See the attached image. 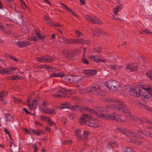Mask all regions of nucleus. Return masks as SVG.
Listing matches in <instances>:
<instances>
[{
  "label": "nucleus",
  "mask_w": 152,
  "mask_h": 152,
  "mask_svg": "<svg viewBox=\"0 0 152 152\" xmlns=\"http://www.w3.org/2000/svg\"><path fill=\"white\" fill-rule=\"evenodd\" d=\"M96 113L95 114L100 117H103L104 118L108 120H115L116 121L120 122L121 123H124L126 122L125 120H123L121 118V117L120 115H117L115 113H113V115L111 114H104V113H101L99 115H98L97 112L96 111Z\"/></svg>",
  "instance_id": "f257e3e1"
},
{
  "label": "nucleus",
  "mask_w": 152,
  "mask_h": 152,
  "mask_svg": "<svg viewBox=\"0 0 152 152\" xmlns=\"http://www.w3.org/2000/svg\"><path fill=\"white\" fill-rule=\"evenodd\" d=\"M69 109L74 110H78L81 112H83V110H85L86 112L88 113H96V111L86 106L77 105L71 106L70 105Z\"/></svg>",
  "instance_id": "f03ea898"
},
{
  "label": "nucleus",
  "mask_w": 152,
  "mask_h": 152,
  "mask_svg": "<svg viewBox=\"0 0 152 152\" xmlns=\"http://www.w3.org/2000/svg\"><path fill=\"white\" fill-rule=\"evenodd\" d=\"M105 85L109 88L114 91H118L120 87V84L115 80H108L105 83Z\"/></svg>",
  "instance_id": "7ed1b4c3"
},
{
  "label": "nucleus",
  "mask_w": 152,
  "mask_h": 152,
  "mask_svg": "<svg viewBox=\"0 0 152 152\" xmlns=\"http://www.w3.org/2000/svg\"><path fill=\"white\" fill-rule=\"evenodd\" d=\"M128 89V92L129 94L137 97H139L140 95L141 96L142 95L141 93L143 92L142 90H143L142 89V87L140 89L134 87H129Z\"/></svg>",
  "instance_id": "20e7f679"
},
{
  "label": "nucleus",
  "mask_w": 152,
  "mask_h": 152,
  "mask_svg": "<svg viewBox=\"0 0 152 152\" xmlns=\"http://www.w3.org/2000/svg\"><path fill=\"white\" fill-rule=\"evenodd\" d=\"M83 92L85 93L91 92L93 94L95 95H100V87L97 85L86 88L83 89Z\"/></svg>",
  "instance_id": "39448f33"
},
{
  "label": "nucleus",
  "mask_w": 152,
  "mask_h": 152,
  "mask_svg": "<svg viewBox=\"0 0 152 152\" xmlns=\"http://www.w3.org/2000/svg\"><path fill=\"white\" fill-rule=\"evenodd\" d=\"M142 89L146 91L141 95L143 99L149 98L152 97V87L150 85H145L142 86Z\"/></svg>",
  "instance_id": "423d86ee"
},
{
  "label": "nucleus",
  "mask_w": 152,
  "mask_h": 152,
  "mask_svg": "<svg viewBox=\"0 0 152 152\" xmlns=\"http://www.w3.org/2000/svg\"><path fill=\"white\" fill-rule=\"evenodd\" d=\"M62 54L64 57L71 60H74L75 55L73 53L67 49H64L62 51Z\"/></svg>",
  "instance_id": "0eeeda50"
},
{
  "label": "nucleus",
  "mask_w": 152,
  "mask_h": 152,
  "mask_svg": "<svg viewBox=\"0 0 152 152\" xmlns=\"http://www.w3.org/2000/svg\"><path fill=\"white\" fill-rule=\"evenodd\" d=\"M91 32L93 35L96 36H98L100 34L105 36L108 35L107 33L102 28L97 29L95 30L92 29Z\"/></svg>",
  "instance_id": "6e6552de"
},
{
  "label": "nucleus",
  "mask_w": 152,
  "mask_h": 152,
  "mask_svg": "<svg viewBox=\"0 0 152 152\" xmlns=\"http://www.w3.org/2000/svg\"><path fill=\"white\" fill-rule=\"evenodd\" d=\"M12 20L18 24H21L22 23V15H15L12 19Z\"/></svg>",
  "instance_id": "1a4fd4ad"
},
{
  "label": "nucleus",
  "mask_w": 152,
  "mask_h": 152,
  "mask_svg": "<svg viewBox=\"0 0 152 152\" xmlns=\"http://www.w3.org/2000/svg\"><path fill=\"white\" fill-rule=\"evenodd\" d=\"M89 58L91 60L97 63H99L100 61L104 62L106 61V59H101L99 58V56H91Z\"/></svg>",
  "instance_id": "9d476101"
},
{
  "label": "nucleus",
  "mask_w": 152,
  "mask_h": 152,
  "mask_svg": "<svg viewBox=\"0 0 152 152\" xmlns=\"http://www.w3.org/2000/svg\"><path fill=\"white\" fill-rule=\"evenodd\" d=\"M91 23L97 24L101 25L103 23L99 19L94 16H92L89 20Z\"/></svg>",
  "instance_id": "9b49d317"
},
{
  "label": "nucleus",
  "mask_w": 152,
  "mask_h": 152,
  "mask_svg": "<svg viewBox=\"0 0 152 152\" xmlns=\"http://www.w3.org/2000/svg\"><path fill=\"white\" fill-rule=\"evenodd\" d=\"M40 110H42L44 113L49 115L55 114L56 113L57 110L53 109L46 108L44 109L41 108Z\"/></svg>",
  "instance_id": "f8f14e48"
},
{
  "label": "nucleus",
  "mask_w": 152,
  "mask_h": 152,
  "mask_svg": "<svg viewBox=\"0 0 152 152\" xmlns=\"http://www.w3.org/2000/svg\"><path fill=\"white\" fill-rule=\"evenodd\" d=\"M125 131L124 132V134L127 136L132 137H136L138 136L137 134L127 129H126Z\"/></svg>",
  "instance_id": "ddd939ff"
},
{
  "label": "nucleus",
  "mask_w": 152,
  "mask_h": 152,
  "mask_svg": "<svg viewBox=\"0 0 152 152\" xmlns=\"http://www.w3.org/2000/svg\"><path fill=\"white\" fill-rule=\"evenodd\" d=\"M120 104L118 105H116L113 107L114 110H120L121 111H124L125 110V107H124L123 104L120 102Z\"/></svg>",
  "instance_id": "4468645a"
},
{
  "label": "nucleus",
  "mask_w": 152,
  "mask_h": 152,
  "mask_svg": "<svg viewBox=\"0 0 152 152\" xmlns=\"http://www.w3.org/2000/svg\"><path fill=\"white\" fill-rule=\"evenodd\" d=\"M137 132L138 133L142 134L144 135L147 136L148 137L151 138L152 139V133L142 129H139L137 131Z\"/></svg>",
  "instance_id": "2eb2a0df"
},
{
  "label": "nucleus",
  "mask_w": 152,
  "mask_h": 152,
  "mask_svg": "<svg viewBox=\"0 0 152 152\" xmlns=\"http://www.w3.org/2000/svg\"><path fill=\"white\" fill-rule=\"evenodd\" d=\"M61 78L62 80H64L65 81L67 82H70L73 79V77L72 76L70 75H64V74L61 76Z\"/></svg>",
  "instance_id": "dca6fc26"
},
{
  "label": "nucleus",
  "mask_w": 152,
  "mask_h": 152,
  "mask_svg": "<svg viewBox=\"0 0 152 152\" xmlns=\"http://www.w3.org/2000/svg\"><path fill=\"white\" fill-rule=\"evenodd\" d=\"M84 72L86 74L91 76L96 74L97 72L94 69H87L85 70Z\"/></svg>",
  "instance_id": "f3484780"
},
{
  "label": "nucleus",
  "mask_w": 152,
  "mask_h": 152,
  "mask_svg": "<svg viewBox=\"0 0 152 152\" xmlns=\"http://www.w3.org/2000/svg\"><path fill=\"white\" fill-rule=\"evenodd\" d=\"M115 146L116 147L118 146V145L117 143L115 142H111L108 143L106 146V147L107 148L109 149L110 148H113Z\"/></svg>",
  "instance_id": "a211bd4d"
},
{
  "label": "nucleus",
  "mask_w": 152,
  "mask_h": 152,
  "mask_svg": "<svg viewBox=\"0 0 152 152\" xmlns=\"http://www.w3.org/2000/svg\"><path fill=\"white\" fill-rule=\"evenodd\" d=\"M58 91L61 94L65 93L66 94H72L73 93V91L71 90H66L64 88H61L58 90Z\"/></svg>",
  "instance_id": "6ab92c4d"
},
{
  "label": "nucleus",
  "mask_w": 152,
  "mask_h": 152,
  "mask_svg": "<svg viewBox=\"0 0 152 152\" xmlns=\"http://www.w3.org/2000/svg\"><path fill=\"white\" fill-rule=\"evenodd\" d=\"M30 44V43L26 41H25L22 42H18L17 43V45L20 48H23L25 47L26 45H28Z\"/></svg>",
  "instance_id": "aec40b11"
},
{
  "label": "nucleus",
  "mask_w": 152,
  "mask_h": 152,
  "mask_svg": "<svg viewBox=\"0 0 152 152\" xmlns=\"http://www.w3.org/2000/svg\"><path fill=\"white\" fill-rule=\"evenodd\" d=\"M44 19L46 21V23L48 25L53 26V24L50 19V18L47 15H45L44 17Z\"/></svg>",
  "instance_id": "412c9836"
},
{
  "label": "nucleus",
  "mask_w": 152,
  "mask_h": 152,
  "mask_svg": "<svg viewBox=\"0 0 152 152\" xmlns=\"http://www.w3.org/2000/svg\"><path fill=\"white\" fill-rule=\"evenodd\" d=\"M127 69L131 72L137 70V66L134 67L132 65L128 64L126 66Z\"/></svg>",
  "instance_id": "4be33fe9"
},
{
  "label": "nucleus",
  "mask_w": 152,
  "mask_h": 152,
  "mask_svg": "<svg viewBox=\"0 0 152 152\" xmlns=\"http://www.w3.org/2000/svg\"><path fill=\"white\" fill-rule=\"evenodd\" d=\"M44 61L45 62H51L53 60V57L50 56H44Z\"/></svg>",
  "instance_id": "5701e85b"
},
{
  "label": "nucleus",
  "mask_w": 152,
  "mask_h": 152,
  "mask_svg": "<svg viewBox=\"0 0 152 152\" xmlns=\"http://www.w3.org/2000/svg\"><path fill=\"white\" fill-rule=\"evenodd\" d=\"M70 106V104L69 102H66L61 104L60 107L61 109H63L64 108H67L69 109Z\"/></svg>",
  "instance_id": "b1692460"
},
{
  "label": "nucleus",
  "mask_w": 152,
  "mask_h": 152,
  "mask_svg": "<svg viewBox=\"0 0 152 152\" xmlns=\"http://www.w3.org/2000/svg\"><path fill=\"white\" fill-rule=\"evenodd\" d=\"M139 104L140 106L142 107L144 109L148 111L152 112V109L151 108L142 103H140Z\"/></svg>",
  "instance_id": "393cba45"
},
{
  "label": "nucleus",
  "mask_w": 152,
  "mask_h": 152,
  "mask_svg": "<svg viewBox=\"0 0 152 152\" xmlns=\"http://www.w3.org/2000/svg\"><path fill=\"white\" fill-rule=\"evenodd\" d=\"M63 75V73H54L50 75V77H61V76Z\"/></svg>",
  "instance_id": "a878e982"
},
{
  "label": "nucleus",
  "mask_w": 152,
  "mask_h": 152,
  "mask_svg": "<svg viewBox=\"0 0 152 152\" xmlns=\"http://www.w3.org/2000/svg\"><path fill=\"white\" fill-rule=\"evenodd\" d=\"M81 79V77L80 76H76L73 77V81L75 83L79 82Z\"/></svg>",
  "instance_id": "bb28decb"
},
{
  "label": "nucleus",
  "mask_w": 152,
  "mask_h": 152,
  "mask_svg": "<svg viewBox=\"0 0 152 152\" xmlns=\"http://www.w3.org/2000/svg\"><path fill=\"white\" fill-rule=\"evenodd\" d=\"M6 121H10L12 119V117L10 114H4Z\"/></svg>",
  "instance_id": "cd10ccee"
},
{
  "label": "nucleus",
  "mask_w": 152,
  "mask_h": 152,
  "mask_svg": "<svg viewBox=\"0 0 152 152\" xmlns=\"http://www.w3.org/2000/svg\"><path fill=\"white\" fill-rule=\"evenodd\" d=\"M122 8V5H121L119 6H117L115 9L114 12L115 14L116 15L118 14V12L120 11Z\"/></svg>",
  "instance_id": "c85d7f7f"
},
{
  "label": "nucleus",
  "mask_w": 152,
  "mask_h": 152,
  "mask_svg": "<svg viewBox=\"0 0 152 152\" xmlns=\"http://www.w3.org/2000/svg\"><path fill=\"white\" fill-rule=\"evenodd\" d=\"M140 34H145L147 33L152 34V32H150V31L148 30L147 28H145L144 30L140 31Z\"/></svg>",
  "instance_id": "c756f323"
},
{
  "label": "nucleus",
  "mask_w": 152,
  "mask_h": 152,
  "mask_svg": "<svg viewBox=\"0 0 152 152\" xmlns=\"http://www.w3.org/2000/svg\"><path fill=\"white\" fill-rule=\"evenodd\" d=\"M36 34L38 38L42 40L44 39L45 37V35H42L39 32L37 31H35Z\"/></svg>",
  "instance_id": "7c9ffc66"
},
{
  "label": "nucleus",
  "mask_w": 152,
  "mask_h": 152,
  "mask_svg": "<svg viewBox=\"0 0 152 152\" xmlns=\"http://www.w3.org/2000/svg\"><path fill=\"white\" fill-rule=\"evenodd\" d=\"M13 100L14 102L16 104L20 103L22 102V100L20 99H18L15 97L13 96Z\"/></svg>",
  "instance_id": "2f4dec72"
},
{
  "label": "nucleus",
  "mask_w": 152,
  "mask_h": 152,
  "mask_svg": "<svg viewBox=\"0 0 152 152\" xmlns=\"http://www.w3.org/2000/svg\"><path fill=\"white\" fill-rule=\"evenodd\" d=\"M80 131H76L75 132V134L79 138V140H84V139L82 138V135H81L80 133Z\"/></svg>",
  "instance_id": "473e14b6"
},
{
  "label": "nucleus",
  "mask_w": 152,
  "mask_h": 152,
  "mask_svg": "<svg viewBox=\"0 0 152 152\" xmlns=\"http://www.w3.org/2000/svg\"><path fill=\"white\" fill-rule=\"evenodd\" d=\"M86 120L85 118L84 117H83V115L79 119V122L80 124L82 125L83 124H86Z\"/></svg>",
  "instance_id": "72a5a7b5"
},
{
  "label": "nucleus",
  "mask_w": 152,
  "mask_h": 152,
  "mask_svg": "<svg viewBox=\"0 0 152 152\" xmlns=\"http://www.w3.org/2000/svg\"><path fill=\"white\" fill-rule=\"evenodd\" d=\"M116 129L117 131L121 132L124 134L125 131V130L126 129L125 128H124L123 127L121 126L118 127L116 128Z\"/></svg>",
  "instance_id": "f704fd0d"
},
{
  "label": "nucleus",
  "mask_w": 152,
  "mask_h": 152,
  "mask_svg": "<svg viewBox=\"0 0 152 152\" xmlns=\"http://www.w3.org/2000/svg\"><path fill=\"white\" fill-rule=\"evenodd\" d=\"M61 4L62 6V7L65 10H66L67 11H69L70 12L72 11V10L71 9L65 6L64 4L61 3Z\"/></svg>",
  "instance_id": "c9c22d12"
},
{
  "label": "nucleus",
  "mask_w": 152,
  "mask_h": 152,
  "mask_svg": "<svg viewBox=\"0 0 152 152\" xmlns=\"http://www.w3.org/2000/svg\"><path fill=\"white\" fill-rule=\"evenodd\" d=\"M86 124L88 126L91 127L94 126L95 125V124L94 123L88 120L86 121Z\"/></svg>",
  "instance_id": "e433bc0d"
},
{
  "label": "nucleus",
  "mask_w": 152,
  "mask_h": 152,
  "mask_svg": "<svg viewBox=\"0 0 152 152\" xmlns=\"http://www.w3.org/2000/svg\"><path fill=\"white\" fill-rule=\"evenodd\" d=\"M146 75L151 80H152V71L150 70L148 71L146 73Z\"/></svg>",
  "instance_id": "4c0bfd02"
},
{
  "label": "nucleus",
  "mask_w": 152,
  "mask_h": 152,
  "mask_svg": "<svg viewBox=\"0 0 152 152\" xmlns=\"http://www.w3.org/2000/svg\"><path fill=\"white\" fill-rule=\"evenodd\" d=\"M32 132L34 134H35L39 136L40 135V133L42 132L41 131H35L34 129H31V130Z\"/></svg>",
  "instance_id": "58836bf2"
},
{
  "label": "nucleus",
  "mask_w": 152,
  "mask_h": 152,
  "mask_svg": "<svg viewBox=\"0 0 152 152\" xmlns=\"http://www.w3.org/2000/svg\"><path fill=\"white\" fill-rule=\"evenodd\" d=\"M96 108V110L100 112H104L105 110V109L103 107L99 106L97 107Z\"/></svg>",
  "instance_id": "ea45409f"
},
{
  "label": "nucleus",
  "mask_w": 152,
  "mask_h": 152,
  "mask_svg": "<svg viewBox=\"0 0 152 152\" xmlns=\"http://www.w3.org/2000/svg\"><path fill=\"white\" fill-rule=\"evenodd\" d=\"M47 121L48 123V124L50 126H54L56 125V124L54 123V122L52 121L49 118H47Z\"/></svg>",
  "instance_id": "a19ab883"
},
{
  "label": "nucleus",
  "mask_w": 152,
  "mask_h": 152,
  "mask_svg": "<svg viewBox=\"0 0 152 152\" xmlns=\"http://www.w3.org/2000/svg\"><path fill=\"white\" fill-rule=\"evenodd\" d=\"M83 117H84L85 119L86 120V119H92V117L90 115H89L87 114H84L83 115Z\"/></svg>",
  "instance_id": "79ce46f5"
},
{
  "label": "nucleus",
  "mask_w": 152,
  "mask_h": 152,
  "mask_svg": "<svg viewBox=\"0 0 152 152\" xmlns=\"http://www.w3.org/2000/svg\"><path fill=\"white\" fill-rule=\"evenodd\" d=\"M37 101L36 99L33 101L32 105L34 109H36L37 106Z\"/></svg>",
  "instance_id": "37998d69"
},
{
  "label": "nucleus",
  "mask_w": 152,
  "mask_h": 152,
  "mask_svg": "<svg viewBox=\"0 0 152 152\" xmlns=\"http://www.w3.org/2000/svg\"><path fill=\"white\" fill-rule=\"evenodd\" d=\"M0 94L1 95L2 97L8 95V93L7 91H2L0 92Z\"/></svg>",
  "instance_id": "c03bdc74"
},
{
  "label": "nucleus",
  "mask_w": 152,
  "mask_h": 152,
  "mask_svg": "<svg viewBox=\"0 0 152 152\" xmlns=\"http://www.w3.org/2000/svg\"><path fill=\"white\" fill-rule=\"evenodd\" d=\"M142 121H144L146 123H147L148 124H151V125H152V122L147 119L146 118H143L142 119Z\"/></svg>",
  "instance_id": "a18cd8bd"
},
{
  "label": "nucleus",
  "mask_w": 152,
  "mask_h": 152,
  "mask_svg": "<svg viewBox=\"0 0 152 152\" xmlns=\"http://www.w3.org/2000/svg\"><path fill=\"white\" fill-rule=\"evenodd\" d=\"M22 5L23 8L26 9L27 8V7L24 1L22 0H21Z\"/></svg>",
  "instance_id": "49530a36"
},
{
  "label": "nucleus",
  "mask_w": 152,
  "mask_h": 152,
  "mask_svg": "<svg viewBox=\"0 0 152 152\" xmlns=\"http://www.w3.org/2000/svg\"><path fill=\"white\" fill-rule=\"evenodd\" d=\"M21 78V77L19 75L14 76L12 78V80H18L20 79Z\"/></svg>",
  "instance_id": "de8ad7c7"
},
{
  "label": "nucleus",
  "mask_w": 152,
  "mask_h": 152,
  "mask_svg": "<svg viewBox=\"0 0 152 152\" xmlns=\"http://www.w3.org/2000/svg\"><path fill=\"white\" fill-rule=\"evenodd\" d=\"M83 135H82V138H84V137H87L88 135L89 132L88 131H85L83 132Z\"/></svg>",
  "instance_id": "09e8293b"
},
{
  "label": "nucleus",
  "mask_w": 152,
  "mask_h": 152,
  "mask_svg": "<svg viewBox=\"0 0 152 152\" xmlns=\"http://www.w3.org/2000/svg\"><path fill=\"white\" fill-rule=\"evenodd\" d=\"M75 33L77 35V37H81L82 35V33L78 31H75Z\"/></svg>",
  "instance_id": "8fccbe9b"
},
{
  "label": "nucleus",
  "mask_w": 152,
  "mask_h": 152,
  "mask_svg": "<svg viewBox=\"0 0 152 152\" xmlns=\"http://www.w3.org/2000/svg\"><path fill=\"white\" fill-rule=\"evenodd\" d=\"M37 59L38 61L41 62H45L44 56L42 58L39 57L38 58H37Z\"/></svg>",
  "instance_id": "3c124183"
},
{
  "label": "nucleus",
  "mask_w": 152,
  "mask_h": 152,
  "mask_svg": "<svg viewBox=\"0 0 152 152\" xmlns=\"http://www.w3.org/2000/svg\"><path fill=\"white\" fill-rule=\"evenodd\" d=\"M82 60L83 63L86 64H88L89 62L88 60H87L85 58H83L82 59Z\"/></svg>",
  "instance_id": "603ef678"
},
{
  "label": "nucleus",
  "mask_w": 152,
  "mask_h": 152,
  "mask_svg": "<svg viewBox=\"0 0 152 152\" xmlns=\"http://www.w3.org/2000/svg\"><path fill=\"white\" fill-rule=\"evenodd\" d=\"M4 74H10L9 68H7L5 69H4Z\"/></svg>",
  "instance_id": "864d4df0"
},
{
  "label": "nucleus",
  "mask_w": 152,
  "mask_h": 152,
  "mask_svg": "<svg viewBox=\"0 0 152 152\" xmlns=\"http://www.w3.org/2000/svg\"><path fill=\"white\" fill-rule=\"evenodd\" d=\"M76 41H77V43H83L84 40L83 39H76Z\"/></svg>",
  "instance_id": "5fc2aeb1"
},
{
  "label": "nucleus",
  "mask_w": 152,
  "mask_h": 152,
  "mask_svg": "<svg viewBox=\"0 0 152 152\" xmlns=\"http://www.w3.org/2000/svg\"><path fill=\"white\" fill-rule=\"evenodd\" d=\"M72 141L71 140H68L67 141H64L63 142V143L65 144L68 145L72 144Z\"/></svg>",
  "instance_id": "6e6d98bb"
},
{
  "label": "nucleus",
  "mask_w": 152,
  "mask_h": 152,
  "mask_svg": "<svg viewBox=\"0 0 152 152\" xmlns=\"http://www.w3.org/2000/svg\"><path fill=\"white\" fill-rule=\"evenodd\" d=\"M29 40L34 42H37L38 39L37 38L34 37H31L29 38Z\"/></svg>",
  "instance_id": "4d7b16f0"
},
{
  "label": "nucleus",
  "mask_w": 152,
  "mask_h": 152,
  "mask_svg": "<svg viewBox=\"0 0 152 152\" xmlns=\"http://www.w3.org/2000/svg\"><path fill=\"white\" fill-rule=\"evenodd\" d=\"M132 142H133V143L136 144V145H139L140 144V142H139V141L134 139H133L132 141Z\"/></svg>",
  "instance_id": "13d9d810"
},
{
  "label": "nucleus",
  "mask_w": 152,
  "mask_h": 152,
  "mask_svg": "<svg viewBox=\"0 0 152 152\" xmlns=\"http://www.w3.org/2000/svg\"><path fill=\"white\" fill-rule=\"evenodd\" d=\"M68 116L70 119H73L74 118L75 115L72 113H70L69 114Z\"/></svg>",
  "instance_id": "bf43d9fd"
},
{
  "label": "nucleus",
  "mask_w": 152,
  "mask_h": 152,
  "mask_svg": "<svg viewBox=\"0 0 152 152\" xmlns=\"http://www.w3.org/2000/svg\"><path fill=\"white\" fill-rule=\"evenodd\" d=\"M109 66L110 67L111 69H112L113 70L115 69H116L117 68L115 66L111 64H110L109 65Z\"/></svg>",
  "instance_id": "052dcab7"
},
{
  "label": "nucleus",
  "mask_w": 152,
  "mask_h": 152,
  "mask_svg": "<svg viewBox=\"0 0 152 152\" xmlns=\"http://www.w3.org/2000/svg\"><path fill=\"white\" fill-rule=\"evenodd\" d=\"M132 149L129 147H127L125 148L124 151L125 152H131Z\"/></svg>",
  "instance_id": "680f3d73"
},
{
  "label": "nucleus",
  "mask_w": 152,
  "mask_h": 152,
  "mask_svg": "<svg viewBox=\"0 0 152 152\" xmlns=\"http://www.w3.org/2000/svg\"><path fill=\"white\" fill-rule=\"evenodd\" d=\"M128 116L130 117V118L133 120H136V117L134 115H131L130 114H128Z\"/></svg>",
  "instance_id": "e2e57ef3"
},
{
  "label": "nucleus",
  "mask_w": 152,
  "mask_h": 152,
  "mask_svg": "<svg viewBox=\"0 0 152 152\" xmlns=\"http://www.w3.org/2000/svg\"><path fill=\"white\" fill-rule=\"evenodd\" d=\"M61 121L62 122H63L64 124V125L66 124V122H67L68 120L66 118H62L61 119Z\"/></svg>",
  "instance_id": "0e129e2a"
},
{
  "label": "nucleus",
  "mask_w": 152,
  "mask_h": 152,
  "mask_svg": "<svg viewBox=\"0 0 152 152\" xmlns=\"http://www.w3.org/2000/svg\"><path fill=\"white\" fill-rule=\"evenodd\" d=\"M9 68L10 71V72L11 71L15 70L17 69V68L16 67H9Z\"/></svg>",
  "instance_id": "69168bd1"
},
{
  "label": "nucleus",
  "mask_w": 152,
  "mask_h": 152,
  "mask_svg": "<svg viewBox=\"0 0 152 152\" xmlns=\"http://www.w3.org/2000/svg\"><path fill=\"white\" fill-rule=\"evenodd\" d=\"M91 16H90L88 15H86L85 16V18L88 21H89Z\"/></svg>",
  "instance_id": "338daca9"
},
{
  "label": "nucleus",
  "mask_w": 152,
  "mask_h": 152,
  "mask_svg": "<svg viewBox=\"0 0 152 152\" xmlns=\"http://www.w3.org/2000/svg\"><path fill=\"white\" fill-rule=\"evenodd\" d=\"M42 105L44 107H46L48 106V104L47 102L45 101L43 102Z\"/></svg>",
  "instance_id": "774afa93"
}]
</instances>
